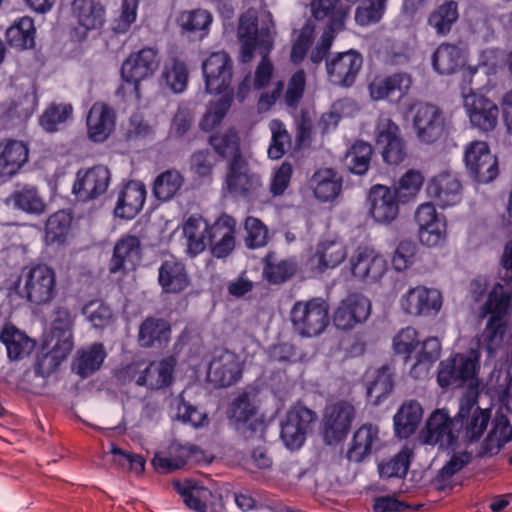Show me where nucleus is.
I'll return each instance as SVG.
<instances>
[{"label":"nucleus","mask_w":512,"mask_h":512,"mask_svg":"<svg viewBox=\"0 0 512 512\" xmlns=\"http://www.w3.org/2000/svg\"><path fill=\"white\" fill-rule=\"evenodd\" d=\"M290 321L294 332L301 337L318 336L329 325V304L321 297L296 301L290 311Z\"/></svg>","instance_id":"1"},{"label":"nucleus","mask_w":512,"mask_h":512,"mask_svg":"<svg viewBox=\"0 0 512 512\" xmlns=\"http://www.w3.org/2000/svg\"><path fill=\"white\" fill-rule=\"evenodd\" d=\"M412 127L421 143L433 144L448 134L450 119L439 106L427 102L413 105Z\"/></svg>","instance_id":"2"},{"label":"nucleus","mask_w":512,"mask_h":512,"mask_svg":"<svg viewBox=\"0 0 512 512\" xmlns=\"http://www.w3.org/2000/svg\"><path fill=\"white\" fill-rule=\"evenodd\" d=\"M228 417L236 431L245 439L257 437L265 428L264 421L258 416V407L245 392L230 404Z\"/></svg>","instance_id":"3"},{"label":"nucleus","mask_w":512,"mask_h":512,"mask_svg":"<svg viewBox=\"0 0 512 512\" xmlns=\"http://www.w3.org/2000/svg\"><path fill=\"white\" fill-rule=\"evenodd\" d=\"M225 187L231 195L251 200L262 188L261 177L251 171L246 159H232L228 162Z\"/></svg>","instance_id":"4"},{"label":"nucleus","mask_w":512,"mask_h":512,"mask_svg":"<svg viewBox=\"0 0 512 512\" xmlns=\"http://www.w3.org/2000/svg\"><path fill=\"white\" fill-rule=\"evenodd\" d=\"M355 407L347 401H338L325 409L323 438L326 444H338L346 439L355 419Z\"/></svg>","instance_id":"5"},{"label":"nucleus","mask_w":512,"mask_h":512,"mask_svg":"<svg viewBox=\"0 0 512 512\" xmlns=\"http://www.w3.org/2000/svg\"><path fill=\"white\" fill-rule=\"evenodd\" d=\"M24 292L27 300L41 305L49 303L56 295V274L46 264H37L25 273Z\"/></svg>","instance_id":"6"},{"label":"nucleus","mask_w":512,"mask_h":512,"mask_svg":"<svg viewBox=\"0 0 512 512\" xmlns=\"http://www.w3.org/2000/svg\"><path fill=\"white\" fill-rule=\"evenodd\" d=\"M455 417L452 419L445 409L435 410L427 419L420 432L424 444L438 445L441 449L452 448L458 440Z\"/></svg>","instance_id":"7"},{"label":"nucleus","mask_w":512,"mask_h":512,"mask_svg":"<svg viewBox=\"0 0 512 512\" xmlns=\"http://www.w3.org/2000/svg\"><path fill=\"white\" fill-rule=\"evenodd\" d=\"M206 91L210 94L230 92L233 61L225 51L212 52L202 64Z\"/></svg>","instance_id":"8"},{"label":"nucleus","mask_w":512,"mask_h":512,"mask_svg":"<svg viewBox=\"0 0 512 512\" xmlns=\"http://www.w3.org/2000/svg\"><path fill=\"white\" fill-rule=\"evenodd\" d=\"M362 65L363 57L358 51L338 52L326 60L327 79L335 86L349 88L354 85Z\"/></svg>","instance_id":"9"},{"label":"nucleus","mask_w":512,"mask_h":512,"mask_svg":"<svg viewBox=\"0 0 512 512\" xmlns=\"http://www.w3.org/2000/svg\"><path fill=\"white\" fill-rule=\"evenodd\" d=\"M464 161L469 174L478 183H489L498 176L497 159L484 141L471 142L465 150Z\"/></svg>","instance_id":"10"},{"label":"nucleus","mask_w":512,"mask_h":512,"mask_svg":"<svg viewBox=\"0 0 512 512\" xmlns=\"http://www.w3.org/2000/svg\"><path fill=\"white\" fill-rule=\"evenodd\" d=\"M478 367L477 358H471L460 353L454 354L440 362L437 382L443 389L462 387L466 382L476 377Z\"/></svg>","instance_id":"11"},{"label":"nucleus","mask_w":512,"mask_h":512,"mask_svg":"<svg viewBox=\"0 0 512 512\" xmlns=\"http://www.w3.org/2000/svg\"><path fill=\"white\" fill-rule=\"evenodd\" d=\"M315 420L316 413L304 405L297 404L291 407L281 424L280 436L285 446L289 449L300 448Z\"/></svg>","instance_id":"12"},{"label":"nucleus","mask_w":512,"mask_h":512,"mask_svg":"<svg viewBox=\"0 0 512 512\" xmlns=\"http://www.w3.org/2000/svg\"><path fill=\"white\" fill-rule=\"evenodd\" d=\"M110 181V170L103 165H96L77 172L72 192L81 202L94 200L107 191Z\"/></svg>","instance_id":"13"},{"label":"nucleus","mask_w":512,"mask_h":512,"mask_svg":"<svg viewBox=\"0 0 512 512\" xmlns=\"http://www.w3.org/2000/svg\"><path fill=\"white\" fill-rule=\"evenodd\" d=\"M411 85L412 78L408 73L396 72L385 76H375L369 83L368 90L374 101H387L396 104L408 94Z\"/></svg>","instance_id":"14"},{"label":"nucleus","mask_w":512,"mask_h":512,"mask_svg":"<svg viewBox=\"0 0 512 512\" xmlns=\"http://www.w3.org/2000/svg\"><path fill=\"white\" fill-rule=\"evenodd\" d=\"M371 314V302L362 294L352 293L341 300L333 313V322L337 329L352 330L364 323Z\"/></svg>","instance_id":"15"},{"label":"nucleus","mask_w":512,"mask_h":512,"mask_svg":"<svg viewBox=\"0 0 512 512\" xmlns=\"http://www.w3.org/2000/svg\"><path fill=\"white\" fill-rule=\"evenodd\" d=\"M415 222L419 230V240L427 247L442 244L446 238V221L444 216L437 213L434 204H421L415 212Z\"/></svg>","instance_id":"16"},{"label":"nucleus","mask_w":512,"mask_h":512,"mask_svg":"<svg viewBox=\"0 0 512 512\" xmlns=\"http://www.w3.org/2000/svg\"><path fill=\"white\" fill-rule=\"evenodd\" d=\"M159 66L158 51L146 47L131 54L121 66V77L124 82L134 85L138 90L139 83L152 76Z\"/></svg>","instance_id":"17"},{"label":"nucleus","mask_w":512,"mask_h":512,"mask_svg":"<svg viewBox=\"0 0 512 512\" xmlns=\"http://www.w3.org/2000/svg\"><path fill=\"white\" fill-rule=\"evenodd\" d=\"M376 145L381 148L383 160L387 164L398 165L406 156L400 129L389 118L381 119L376 126Z\"/></svg>","instance_id":"18"},{"label":"nucleus","mask_w":512,"mask_h":512,"mask_svg":"<svg viewBox=\"0 0 512 512\" xmlns=\"http://www.w3.org/2000/svg\"><path fill=\"white\" fill-rule=\"evenodd\" d=\"M476 400L471 398L461 399L459 410L455 415L457 433L465 431L467 438L476 440L487 428L490 420V410L475 407Z\"/></svg>","instance_id":"19"},{"label":"nucleus","mask_w":512,"mask_h":512,"mask_svg":"<svg viewBox=\"0 0 512 512\" xmlns=\"http://www.w3.org/2000/svg\"><path fill=\"white\" fill-rule=\"evenodd\" d=\"M72 16L77 20L82 29L74 30L72 38L82 41L87 37V32L101 29L105 23L106 9L101 2L96 0H73L71 5Z\"/></svg>","instance_id":"20"},{"label":"nucleus","mask_w":512,"mask_h":512,"mask_svg":"<svg viewBox=\"0 0 512 512\" xmlns=\"http://www.w3.org/2000/svg\"><path fill=\"white\" fill-rule=\"evenodd\" d=\"M368 199L369 213L375 222L389 224L398 217L402 199L391 188L375 185L370 189Z\"/></svg>","instance_id":"21"},{"label":"nucleus","mask_w":512,"mask_h":512,"mask_svg":"<svg viewBox=\"0 0 512 512\" xmlns=\"http://www.w3.org/2000/svg\"><path fill=\"white\" fill-rule=\"evenodd\" d=\"M353 276L366 280L378 281L386 272V261L374 249L359 246L350 258Z\"/></svg>","instance_id":"22"},{"label":"nucleus","mask_w":512,"mask_h":512,"mask_svg":"<svg viewBox=\"0 0 512 512\" xmlns=\"http://www.w3.org/2000/svg\"><path fill=\"white\" fill-rule=\"evenodd\" d=\"M207 376L218 387L236 384L242 376L239 357L228 350L223 351L211 361Z\"/></svg>","instance_id":"23"},{"label":"nucleus","mask_w":512,"mask_h":512,"mask_svg":"<svg viewBox=\"0 0 512 512\" xmlns=\"http://www.w3.org/2000/svg\"><path fill=\"white\" fill-rule=\"evenodd\" d=\"M403 310L410 315H428L437 313L442 306V297L438 290L426 287L411 288L401 300Z\"/></svg>","instance_id":"24"},{"label":"nucleus","mask_w":512,"mask_h":512,"mask_svg":"<svg viewBox=\"0 0 512 512\" xmlns=\"http://www.w3.org/2000/svg\"><path fill=\"white\" fill-rule=\"evenodd\" d=\"M141 260V243L138 237L128 235L119 239L109 263V271L116 274L134 270Z\"/></svg>","instance_id":"25"},{"label":"nucleus","mask_w":512,"mask_h":512,"mask_svg":"<svg viewBox=\"0 0 512 512\" xmlns=\"http://www.w3.org/2000/svg\"><path fill=\"white\" fill-rule=\"evenodd\" d=\"M461 183L453 175L442 173L427 184V195L442 208L454 206L461 201Z\"/></svg>","instance_id":"26"},{"label":"nucleus","mask_w":512,"mask_h":512,"mask_svg":"<svg viewBox=\"0 0 512 512\" xmlns=\"http://www.w3.org/2000/svg\"><path fill=\"white\" fill-rule=\"evenodd\" d=\"M158 284L167 294L184 291L190 284L185 264L175 257L162 261L158 269Z\"/></svg>","instance_id":"27"},{"label":"nucleus","mask_w":512,"mask_h":512,"mask_svg":"<svg viewBox=\"0 0 512 512\" xmlns=\"http://www.w3.org/2000/svg\"><path fill=\"white\" fill-rule=\"evenodd\" d=\"M145 200V185L140 181H129L118 195L114 214L121 219H133L142 209Z\"/></svg>","instance_id":"28"},{"label":"nucleus","mask_w":512,"mask_h":512,"mask_svg":"<svg viewBox=\"0 0 512 512\" xmlns=\"http://www.w3.org/2000/svg\"><path fill=\"white\" fill-rule=\"evenodd\" d=\"M175 365L176 360L172 356L158 363L151 362L135 378V383L151 390L167 387L172 383Z\"/></svg>","instance_id":"29"},{"label":"nucleus","mask_w":512,"mask_h":512,"mask_svg":"<svg viewBox=\"0 0 512 512\" xmlns=\"http://www.w3.org/2000/svg\"><path fill=\"white\" fill-rule=\"evenodd\" d=\"M115 112L107 104L94 103L87 116L88 135L94 142L105 141L115 127Z\"/></svg>","instance_id":"30"},{"label":"nucleus","mask_w":512,"mask_h":512,"mask_svg":"<svg viewBox=\"0 0 512 512\" xmlns=\"http://www.w3.org/2000/svg\"><path fill=\"white\" fill-rule=\"evenodd\" d=\"M379 429L373 424H363L353 434L346 458L355 463L364 461L379 444Z\"/></svg>","instance_id":"31"},{"label":"nucleus","mask_w":512,"mask_h":512,"mask_svg":"<svg viewBox=\"0 0 512 512\" xmlns=\"http://www.w3.org/2000/svg\"><path fill=\"white\" fill-rule=\"evenodd\" d=\"M393 372L388 365L378 369L367 370L364 375L366 395L373 405H380L382 401L393 391Z\"/></svg>","instance_id":"32"},{"label":"nucleus","mask_w":512,"mask_h":512,"mask_svg":"<svg viewBox=\"0 0 512 512\" xmlns=\"http://www.w3.org/2000/svg\"><path fill=\"white\" fill-rule=\"evenodd\" d=\"M171 338V325L163 318L147 317L139 326L138 343L143 348H162Z\"/></svg>","instance_id":"33"},{"label":"nucleus","mask_w":512,"mask_h":512,"mask_svg":"<svg viewBox=\"0 0 512 512\" xmlns=\"http://www.w3.org/2000/svg\"><path fill=\"white\" fill-rule=\"evenodd\" d=\"M423 417V408L416 400L405 401L394 416L396 435L407 439L413 435Z\"/></svg>","instance_id":"34"},{"label":"nucleus","mask_w":512,"mask_h":512,"mask_svg":"<svg viewBox=\"0 0 512 512\" xmlns=\"http://www.w3.org/2000/svg\"><path fill=\"white\" fill-rule=\"evenodd\" d=\"M314 196L321 202L333 201L342 190V179L335 170L324 168L315 171L310 179Z\"/></svg>","instance_id":"35"},{"label":"nucleus","mask_w":512,"mask_h":512,"mask_svg":"<svg viewBox=\"0 0 512 512\" xmlns=\"http://www.w3.org/2000/svg\"><path fill=\"white\" fill-rule=\"evenodd\" d=\"M238 36L240 40H258V46L267 52L273 47V38L269 27L258 28V16L254 10H248L240 17Z\"/></svg>","instance_id":"36"},{"label":"nucleus","mask_w":512,"mask_h":512,"mask_svg":"<svg viewBox=\"0 0 512 512\" xmlns=\"http://www.w3.org/2000/svg\"><path fill=\"white\" fill-rule=\"evenodd\" d=\"M441 344L437 337H429L421 343V349L416 355V361L411 366L409 374L414 379L426 378L433 364L440 358Z\"/></svg>","instance_id":"37"},{"label":"nucleus","mask_w":512,"mask_h":512,"mask_svg":"<svg viewBox=\"0 0 512 512\" xmlns=\"http://www.w3.org/2000/svg\"><path fill=\"white\" fill-rule=\"evenodd\" d=\"M498 115V106L483 96L475 97L469 110L471 124L485 132L491 131L496 127Z\"/></svg>","instance_id":"38"},{"label":"nucleus","mask_w":512,"mask_h":512,"mask_svg":"<svg viewBox=\"0 0 512 512\" xmlns=\"http://www.w3.org/2000/svg\"><path fill=\"white\" fill-rule=\"evenodd\" d=\"M8 205L12 204L17 210L27 214H40L45 204L33 185H17L16 189L6 199Z\"/></svg>","instance_id":"39"},{"label":"nucleus","mask_w":512,"mask_h":512,"mask_svg":"<svg viewBox=\"0 0 512 512\" xmlns=\"http://www.w3.org/2000/svg\"><path fill=\"white\" fill-rule=\"evenodd\" d=\"M29 149L18 140H8L0 153V168L8 176L15 175L28 161Z\"/></svg>","instance_id":"40"},{"label":"nucleus","mask_w":512,"mask_h":512,"mask_svg":"<svg viewBox=\"0 0 512 512\" xmlns=\"http://www.w3.org/2000/svg\"><path fill=\"white\" fill-rule=\"evenodd\" d=\"M431 62L433 69L439 75H451L462 64L461 49L454 44L442 43L434 51Z\"/></svg>","instance_id":"41"},{"label":"nucleus","mask_w":512,"mask_h":512,"mask_svg":"<svg viewBox=\"0 0 512 512\" xmlns=\"http://www.w3.org/2000/svg\"><path fill=\"white\" fill-rule=\"evenodd\" d=\"M208 143L221 159H244L240 149V137L232 128L223 133L211 134Z\"/></svg>","instance_id":"42"},{"label":"nucleus","mask_w":512,"mask_h":512,"mask_svg":"<svg viewBox=\"0 0 512 512\" xmlns=\"http://www.w3.org/2000/svg\"><path fill=\"white\" fill-rule=\"evenodd\" d=\"M209 224L202 217L190 216L184 226L183 233L187 238L188 252L191 256H197L207 247V235Z\"/></svg>","instance_id":"43"},{"label":"nucleus","mask_w":512,"mask_h":512,"mask_svg":"<svg viewBox=\"0 0 512 512\" xmlns=\"http://www.w3.org/2000/svg\"><path fill=\"white\" fill-rule=\"evenodd\" d=\"M35 33L36 29L33 19L25 16L15 21L14 24L6 30L5 35L11 47L23 50L34 47Z\"/></svg>","instance_id":"44"},{"label":"nucleus","mask_w":512,"mask_h":512,"mask_svg":"<svg viewBox=\"0 0 512 512\" xmlns=\"http://www.w3.org/2000/svg\"><path fill=\"white\" fill-rule=\"evenodd\" d=\"M0 341L5 345L7 355L11 360H20L28 355L32 349L31 340L14 325H5L1 334Z\"/></svg>","instance_id":"45"},{"label":"nucleus","mask_w":512,"mask_h":512,"mask_svg":"<svg viewBox=\"0 0 512 512\" xmlns=\"http://www.w3.org/2000/svg\"><path fill=\"white\" fill-rule=\"evenodd\" d=\"M72 219V214L66 210H59L50 215L45 224L46 244H63L70 231Z\"/></svg>","instance_id":"46"},{"label":"nucleus","mask_w":512,"mask_h":512,"mask_svg":"<svg viewBox=\"0 0 512 512\" xmlns=\"http://www.w3.org/2000/svg\"><path fill=\"white\" fill-rule=\"evenodd\" d=\"M512 300V285L497 283L488 294L483 305L484 314L489 316L505 317L508 315Z\"/></svg>","instance_id":"47"},{"label":"nucleus","mask_w":512,"mask_h":512,"mask_svg":"<svg viewBox=\"0 0 512 512\" xmlns=\"http://www.w3.org/2000/svg\"><path fill=\"white\" fill-rule=\"evenodd\" d=\"M263 273L265 279L273 285L282 284L290 279L297 271V264L291 259L275 261V253H268L264 260Z\"/></svg>","instance_id":"48"},{"label":"nucleus","mask_w":512,"mask_h":512,"mask_svg":"<svg viewBox=\"0 0 512 512\" xmlns=\"http://www.w3.org/2000/svg\"><path fill=\"white\" fill-rule=\"evenodd\" d=\"M458 17V3L454 0H446L429 15L428 24L438 35L445 36L451 31Z\"/></svg>","instance_id":"49"},{"label":"nucleus","mask_w":512,"mask_h":512,"mask_svg":"<svg viewBox=\"0 0 512 512\" xmlns=\"http://www.w3.org/2000/svg\"><path fill=\"white\" fill-rule=\"evenodd\" d=\"M107 353L102 343H94L85 350H82L75 362L76 373L87 378L94 374L102 366Z\"/></svg>","instance_id":"50"},{"label":"nucleus","mask_w":512,"mask_h":512,"mask_svg":"<svg viewBox=\"0 0 512 512\" xmlns=\"http://www.w3.org/2000/svg\"><path fill=\"white\" fill-rule=\"evenodd\" d=\"M73 349V342L64 338L58 340L53 346L50 353L46 354L43 358L38 359L35 364V375L41 377H48L60 364V362L67 358Z\"/></svg>","instance_id":"51"},{"label":"nucleus","mask_w":512,"mask_h":512,"mask_svg":"<svg viewBox=\"0 0 512 512\" xmlns=\"http://www.w3.org/2000/svg\"><path fill=\"white\" fill-rule=\"evenodd\" d=\"M373 155L371 144L358 140L345 155V165L349 172L355 175H364L367 173Z\"/></svg>","instance_id":"52"},{"label":"nucleus","mask_w":512,"mask_h":512,"mask_svg":"<svg viewBox=\"0 0 512 512\" xmlns=\"http://www.w3.org/2000/svg\"><path fill=\"white\" fill-rule=\"evenodd\" d=\"M315 256L321 270L335 268L347 256L346 248L341 241L324 240L318 243Z\"/></svg>","instance_id":"53"},{"label":"nucleus","mask_w":512,"mask_h":512,"mask_svg":"<svg viewBox=\"0 0 512 512\" xmlns=\"http://www.w3.org/2000/svg\"><path fill=\"white\" fill-rule=\"evenodd\" d=\"M162 78L166 85L174 93H182L186 90L189 71L186 63L176 57L167 62L162 71Z\"/></svg>","instance_id":"54"},{"label":"nucleus","mask_w":512,"mask_h":512,"mask_svg":"<svg viewBox=\"0 0 512 512\" xmlns=\"http://www.w3.org/2000/svg\"><path fill=\"white\" fill-rule=\"evenodd\" d=\"M195 446H180L175 453L170 452L169 455L155 454L152 465L157 472L172 473L174 471L184 468L191 455L193 454Z\"/></svg>","instance_id":"55"},{"label":"nucleus","mask_w":512,"mask_h":512,"mask_svg":"<svg viewBox=\"0 0 512 512\" xmlns=\"http://www.w3.org/2000/svg\"><path fill=\"white\" fill-rule=\"evenodd\" d=\"M184 178L177 170H166L159 174L153 183L154 196L160 201L172 199L180 190Z\"/></svg>","instance_id":"56"},{"label":"nucleus","mask_w":512,"mask_h":512,"mask_svg":"<svg viewBox=\"0 0 512 512\" xmlns=\"http://www.w3.org/2000/svg\"><path fill=\"white\" fill-rule=\"evenodd\" d=\"M233 102V90L223 92L215 102H211L204 114L200 127L203 131H211L221 124Z\"/></svg>","instance_id":"57"},{"label":"nucleus","mask_w":512,"mask_h":512,"mask_svg":"<svg viewBox=\"0 0 512 512\" xmlns=\"http://www.w3.org/2000/svg\"><path fill=\"white\" fill-rule=\"evenodd\" d=\"M233 102V90L223 92L215 102H211L204 114L200 127L203 131H211L221 124Z\"/></svg>","instance_id":"58"},{"label":"nucleus","mask_w":512,"mask_h":512,"mask_svg":"<svg viewBox=\"0 0 512 512\" xmlns=\"http://www.w3.org/2000/svg\"><path fill=\"white\" fill-rule=\"evenodd\" d=\"M72 112L73 108L70 104H52L40 116V125L47 132H56L58 125L64 123Z\"/></svg>","instance_id":"59"},{"label":"nucleus","mask_w":512,"mask_h":512,"mask_svg":"<svg viewBox=\"0 0 512 512\" xmlns=\"http://www.w3.org/2000/svg\"><path fill=\"white\" fill-rule=\"evenodd\" d=\"M81 313L94 328H104L110 324L113 317L111 308L100 300L86 303L82 307Z\"/></svg>","instance_id":"60"},{"label":"nucleus","mask_w":512,"mask_h":512,"mask_svg":"<svg viewBox=\"0 0 512 512\" xmlns=\"http://www.w3.org/2000/svg\"><path fill=\"white\" fill-rule=\"evenodd\" d=\"M272 137L267 150L268 157L278 160L284 156L291 146V137L281 122H273L271 127Z\"/></svg>","instance_id":"61"},{"label":"nucleus","mask_w":512,"mask_h":512,"mask_svg":"<svg viewBox=\"0 0 512 512\" xmlns=\"http://www.w3.org/2000/svg\"><path fill=\"white\" fill-rule=\"evenodd\" d=\"M182 28L186 32H200V39L208 34L209 26L212 23V16L203 9L190 11L181 16Z\"/></svg>","instance_id":"62"},{"label":"nucleus","mask_w":512,"mask_h":512,"mask_svg":"<svg viewBox=\"0 0 512 512\" xmlns=\"http://www.w3.org/2000/svg\"><path fill=\"white\" fill-rule=\"evenodd\" d=\"M420 342L417 339V331L412 327L402 329L393 339L395 354L402 355L407 362L416 351Z\"/></svg>","instance_id":"63"},{"label":"nucleus","mask_w":512,"mask_h":512,"mask_svg":"<svg viewBox=\"0 0 512 512\" xmlns=\"http://www.w3.org/2000/svg\"><path fill=\"white\" fill-rule=\"evenodd\" d=\"M410 466V453L406 450L400 451L386 463L379 465L381 478H404Z\"/></svg>","instance_id":"64"}]
</instances>
